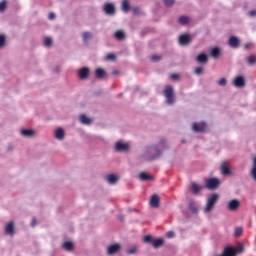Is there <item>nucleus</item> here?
<instances>
[{"instance_id": "nucleus-1", "label": "nucleus", "mask_w": 256, "mask_h": 256, "mask_svg": "<svg viewBox=\"0 0 256 256\" xmlns=\"http://www.w3.org/2000/svg\"><path fill=\"white\" fill-rule=\"evenodd\" d=\"M161 150H159V146H154L147 148L146 152L140 156L143 161H155V159H159L161 157Z\"/></svg>"}, {"instance_id": "nucleus-2", "label": "nucleus", "mask_w": 256, "mask_h": 256, "mask_svg": "<svg viewBox=\"0 0 256 256\" xmlns=\"http://www.w3.org/2000/svg\"><path fill=\"white\" fill-rule=\"evenodd\" d=\"M164 96L166 98V103L168 105H173L175 103V91L172 86H166L164 89Z\"/></svg>"}, {"instance_id": "nucleus-3", "label": "nucleus", "mask_w": 256, "mask_h": 256, "mask_svg": "<svg viewBox=\"0 0 256 256\" xmlns=\"http://www.w3.org/2000/svg\"><path fill=\"white\" fill-rule=\"evenodd\" d=\"M219 201V195L213 194L208 198L206 207L204 208L205 213H210V211H213V207H215V203Z\"/></svg>"}, {"instance_id": "nucleus-4", "label": "nucleus", "mask_w": 256, "mask_h": 256, "mask_svg": "<svg viewBox=\"0 0 256 256\" xmlns=\"http://www.w3.org/2000/svg\"><path fill=\"white\" fill-rule=\"evenodd\" d=\"M220 181L218 178H210L206 180V189H210L213 191L214 189H217L220 185Z\"/></svg>"}, {"instance_id": "nucleus-5", "label": "nucleus", "mask_w": 256, "mask_h": 256, "mask_svg": "<svg viewBox=\"0 0 256 256\" xmlns=\"http://www.w3.org/2000/svg\"><path fill=\"white\" fill-rule=\"evenodd\" d=\"M207 129V124L205 122H195L192 125V130L195 133H203Z\"/></svg>"}, {"instance_id": "nucleus-6", "label": "nucleus", "mask_w": 256, "mask_h": 256, "mask_svg": "<svg viewBox=\"0 0 256 256\" xmlns=\"http://www.w3.org/2000/svg\"><path fill=\"white\" fill-rule=\"evenodd\" d=\"M233 85L239 89L245 87V78L243 76H236L234 78Z\"/></svg>"}, {"instance_id": "nucleus-7", "label": "nucleus", "mask_w": 256, "mask_h": 256, "mask_svg": "<svg viewBox=\"0 0 256 256\" xmlns=\"http://www.w3.org/2000/svg\"><path fill=\"white\" fill-rule=\"evenodd\" d=\"M160 203H161V198H159V195L153 194L150 199V207L157 209Z\"/></svg>"}, {"instance_id": "nucleus-8", "label": "nucleus", "mask_w": 256, "mask_h": 256, "mask_svg": "<svg viewBox=\"0 0 256 256\" xmlns=\"http://www.w3.org/2000/svg\"><path fill=\"white\" fill-rule=\"evenodd\" d=\"M240 206H241V202H239V200L237 199H232L228 203L229 211H237V209H239Z\"/></svg>"}, {"instance_id": "nucleus-9", "label": "nucleus", "mask_w": 256, "mask_h": 256, "mask_svg": "<svg viewBox=\"0 0 256 256\" xmlns=\"http://www.w3.org/2000/svg\"><path fill=\"white\" fill-rule=\"evenodd\" d=\"M230 164L229 162H223L220 166V171L222 173V175H224V177H226L227 175H231V169H229Z\"/></svg>"}, {"instance_id": "nucleus-10", "label": "nucleus", "mask_w": 256, "mask_h": 256, "mask_svg": "<svg viewBox=\"0 0 256 256\" xmlns=\"http://www.w3.org/2000/svg\"><path fill=\"white\" fill-rule=\"evenodd\" d=\"M104 12L106 15H115V5L113 3H106L104 5Z\"/></svg>"}, {"instance_id": "nucleus-11", "label": "nucleus", "mask_w": 256, "mask_h": 256, "mask_svg": "<svg viewBox=\"0 0 256 256\" xmlns=\"http://www.w3.org/2000/svg\"><path fill=\"white\" fill-rule=\"evenodd\" d=\"M121 249V244H112L107 248V255H115Z\"/></svg>"}, {"instance_id": "nucleus-12", "label": "nucleus", "mask_w": 256, "mask_h": 256, "mask_svg": "<svg viewBox=\"0 0 256 256\" xmlns=\"http://www.w3.org/2000/svg\"><path fill=\"white\" fill-rule=\"evenodd\" d=\"M6 235H15V224L11 221L5 227Z\"/></svg>"}, {"instance_id": "nucleus-13", "label": "nucleus", "mask_w": 256, "mask_h": 256, "mask_svg": "<svg viewBox=\"0 0 256 256\" xmlns=\"http://www.w3.org/2000/svg\"><path fill=\"white\" fill-rule=\"evenodd\" d=\"M179 43L181 45H189V43H191V37L189 36V34H182V35H180Z\"/></svg>"}, {"instance_id": "nucleus-14", "label": "nucleus", "mask_w": 256, "mask_h": 256, "mask_svg": "<svg viewBox=\"0 0 256 256\" xmlns=\"http://www.w3.org/2000/svg\"><path fill=\"white\" fill-rule=\"evenodd\" d=\"M228 45L233 49H237L239 47V38L231 36L228 40Z\"/></svg>"}, {"instance_id": "nucleus-15", "label": "nucleus", "mask_w": 256, "mask_h": 256, "mask_svg": "<svg viewBox=\"0 0 256 256\" xmlns=\"http://www.w3.org/2000/svg\"><path fill=\"white\" fill-rule=\"evenodd\" d=\"M78 76H79V79H87V77H89V68L87 67H83L81 68L79 71H78Z\"/></svg>"}, {"instance_id": "nucleus-16", "label": "nucleus", "mask_w": 256, "mask_h": 256, "mask_svg": "<svg viewBox=\"0 0 256 256\" xmlns=\"http://www.w3.org/2000/svg\"><path fill=\"white\" fill-rule=\"evenodd\" d=\"M115 149H116V151H129V144L117 142Z\"/></svg>"}, {"instance_id": "nucleus-17", "label": "nucleus", "mask_w": 256, "mask_h": 256, "mask_svg": "<svg viewBox=\"0 0 256 256\" xmlns=\"http://www.w3.org/2000/svg\"><path fill=\"white\" fill-rule=\"evenodd\" d=\"M165 243V240H163V238H159V239H156L152 242V245L154 247V249H159V247H163Z\"/></svg>"}, {"instance_id": "nucleus-18", "label": "nucleus", "mask_w": 256, "mask_h": 256, "mask_svg": "<svg viewBox=\"0 0 256 256\" xmlns=\"http://www.w3.org/2000/svg\"><path fill=\"white\" fill-rule=\"evenodd\" d=\"M114 37L115 39H117L118 41H123V39H125V32L123 30H117L114 33Z\"/></svg>"}, {"instance_id": "nucleus-19", "label": "nucleus", "mask_w": 256, "mask_h": 256, "mask_svg": "<svg viewBox=\"0 0 256 256\" xmlns=\"http://www.w3.org/2000/svg\"><path fill=\"white\" fill-rule=\"evenodd\" d=\"M139 178L141 179V181H153V176L147 174L146 172H141L139 174Z\"/></svg>"}, {"instance_id": "nucleus-20", "label": "nucleus", "mask_w": 256, "mask_h": 256, "mask_svg": "<svg viewBox=\"0 0 256 256\" xmlns=\"http://www.w3.org/2000/svg\"><path fill=\"white\" fill-rule=\"evenodd\" d=\"M63 137H65V130H63V128L56 129L55 138L61 140Z\"/></svg>"}, {"instance_id": "nucleus-21", "label": "nucleus", "mask_w": 256, "mask_h": 256, "mask_svg": "<svg viewBox=\"0 0 256 256\" xmlns=\"http://www.w3.org/2000/svg\"><path fill=\"white\" fill-rule=\"evenodd\" d=\"M80 121L83 125H91V118L87 117V115L82 114L80 115Z\"/></svg>"}, {"instance_id": "nucleus-22", "label": "nucleus", "mask_w": 256, "mask_h": 256, "mask_svg": "<svg viewBox=\"0 0 256 256\" xmlns=\"http://www.w3.org/2000/svg\"><path fill=\"white\" fill-rule=\"evenodd\" d=\"M107 181L110 185H115L119 181V178L113 174L107 176Z\"/></svg>"}, {"instance_id": "nucleus-23", "label": "nucleus", "mask_w": 256, "mask_h": 256, "mask_svg": "<svg viewBox=\"0 0 256 256\" xmlns=\"http://www.w3.org/2000/svg\"><path fill=\"white\" fill-rule=\"evenodd\" d=\"M130 9H131V6L129 5V0H123L122 1V11L124 13H129Z\"/></svg>"}, {"instance_id": "nucleus-24", "label": "nucleus", "mask_w": 256, "mask_h": 256, "mask_svg": "<svg viewBox=\"0 0 256 256\" xmlns=\"http://www.w3.org/2000/svg\"><path fill=\"white\" fill-rule=\"evenodd\" d=\"M95 76L97 79H103L105 77V70H103V68H97L95 71Z\"/></svg>"}, {"instance_id": "nucleus-25", "label": "nucleus", "mask_w": 256, "mask_h": 256, "mask_svg": "<svg viewBox=\"0 0 256 256\" xmlns=\"http://www.w3.org/2000/svg\"><path fill=\"white\" fill-rule=\"evenodd\" d=\"M196 61L198 63H207V61H209V59L207 58L206 54H199L197 57H196Z\"/></svg>"}, {"instance_id": "nucleus-26", "label": "nucleus", "mask_w": 256, "mask_h": 256, "mask_svg": "<svg viewBox=\"0 0 256 256\" xmlns=\"http://www.w3.org/2000/svg\"><path fill=\"white\" fill-rule=\"evenodd\" d=\"M191 189H192V193L194 195H197L199 193V191H201V186L197 185V183H195V182H192Z\"/></svg>"}, {"instance_id": "nucleus-27", "label": "nucleus", "mask_w": 256, "mask_h": 256, "mask_svg": "<svg viewBox=\"0 0 256 256\" xmlns=\"http://www.w3.org/2000/svg\"><path fill=\"white\" fill-rule=\"evenodd\" d=\"M21 135H23L24 137H33V135H35V130L24 129L21 131Z\"/></svg>"}, {"instance_id": "nucleus-28", "label": "nucleus", "mask_w": 256, "mask_h": 256, "mask_svg": "<svg viewBox=\"0 0 256 256\" xmlns=\"http://www.w3.org/2000/svg\"><path fill=\"white\" fill-rule=\"evenodd\" d=\"M220 53H221V50L217 47L212 48L211 51H210L211 57H214V58L219 57Z\"/></svg>"}, {"instance_id": "nucleus-29", "label": "nucleus", "mask_w": 256, "mask_h": 256, "mask_svg": "<svg viewBox=\"0 0 256 256\" xmlns=\"http://www.w3.org/2000/svg\"><path fill=\"white\" fill-rule=\"evenodd\" d=\"M92 37H93V34H91V32H84L82 34V38H83L84 43H88L89 39H91Z\"/></svg>"}, {"instance_id": "nucleus-30", "label": "nucleus", "mask_w": 256, "mask_h": 256, "mask_svg": "<svg viewBox=\"0 0 256 256\" xmlns=\"http://www.w3.org/2000/svg\"><path fill=\"white\" fill-rule=\"evenodd\" d=\"M62 247H63L66 251H73V247H74V246H73L72 242L67 241V242H64V243H63Z\"/></svg>"}, {"instance_id": "nucleus-31", "label": "nucleus", "mask_w": 256, "mask_h": 256, "mask_svg": "<svg viewBox=\"0 0 256 256\" xmlns=\"http://www.w3.org/2000/svg\"><path fill=\"white\" fill-rule=\"evenodd\" d=\"M178 23H180V25H187V23H189V17L181 16L178 19Z\"/></svg>"}, {"instance_id": "nucleus-32", "label": "nucleus", "mask_w": 256, "mask_h": 256, "mask_svg": "<svg viewBox=\"0 0 256 256\" xmlns=\"http://www.w3.org/2000/svg\"><path fill=\"white\" fill-rule=\"evenodd\" d=\"M51 45H53V39L46 37L44 39V47H51Z\"/></svg>"}, {"instance_id": "nucleus-33", "label": "nucleus", "mask_w": 256, "mask_h": 256, "mask_svg": "<svg viewBox=\"0 0 256 256\" xmlns=\"http://www.w3.org/2000/svg\"><path fill=\"white\" fill-rule=\"evenodd\" d=\"M7 9V1L3 0L0 2V13H3Z\"/></svg>"}, {"instance_id": "nucleus-34", "label": "nucleus", "mask_w": 256, "mask_h": 256, "mask_svg": "<svg viewBox=\"0 0 256 256\" xmlns=\"http://www.w3.org/2000/svg\"><path fill=\"white\" fill-rule=\"evenodd\" d=\"M242 233H243V228L241 227H237L234 231L235 237H241Z\"/></svg>"}, {"instance_id": "nucleus-35", "label": "nucleus", "mask_w": 256, "mask_h": 256, "mask_svg": "<svg viewBox=\"0 0 256 256\" xmlns=\"http://www.w3.org/2000/svg\"><path fill=\"white\" fill-rule=\"evenodd\" d=\"M249 65H255L256 63V56L255 55H251L250 57H248L247 59Z\"/></svg>"}, {"instance_id": "nucleus-36", "label": "nucleus", "mask_w": 256, "mask_h": 256, "mask_svg": "<svg viewBox=\"0 0 256 256\" xmlns=\"http://www.w3.org/2000/svg\"><path fill=\"white\" fill-rule=\"evenodd\" d=\"M144 243H153V238L150 235H146L143 238Z\"/></svg>"}, {"instance_id": "nucleus-37", "label": "nucleus", "mask_w": 256, "mask_h": 256, "mask_svg": "<svg viewBox=\"0 0 256 256\" xmlns=\"http://www.w3.org/2000/svg\"><path fill=\"white\" fill-rule=\"evenodd\" d=\"M175 3V0H164V5L166 7H171Z\"/></svg>"}, {"instance_id": "nucleus-38", "label": "nucleus", "mask_w": 256, "mask_h": 256, "mask_svg": "<svg viewBox=\"0 0 256 256\" xmlns=\"http://www.w3.org/2000/svg\"><path fill=\"white\" fill-rule=\"evenodd\" d=\"M218 85H220L221 87H225V85H227V79L221 78V79L218 81Z\"/></svg>"}, {"instance_id": "nucleus-39", "label": "nucleus", "mask_w": 256, "mask_h": 256, "mask_svg": "<svg viewBox=\"0 0 256 256\" xmlns=\"http://www.w3.org/2000/svg\"><path fill=\"white\" fill-rule=\"evenodd\" d=\"M115 54H107L106 55V59H107V61H115Z\"/></svg>"}, {"instance_id": "nucleus-40", "label": "nucleus", "mask_w": 256, "mask_h": 256, "mask_svg": "<svg viewBox=\"0 0 256 256\" xmlns=\"http://www.w3.org/2000/svg\"><path fill=\"white\" fill-rule=\"evenodd\" d=\"M151 60H152L154 63H157V61H161V56L152 55V56H151Z\"/></svg>"}, {"instance_id": "nucleus-41", "label": "nucleus", "mask_w": 256, "mask_h": 256, "mask_svg": "<svg viewBox=\"0 0 256 256\" xmlns=\"http://www.w3.org/2000/svg\"><path fill=\"white\" fill-rule=\"evenodd\" d=\"M194 73L196 75H201V73H203V67H196Z\"/></svg>"}, {"instance_id": "nucleus-42", "label": "nucleus", "mask_w": 256, "mask_h": 256, "mask_svg": "<svg viewBox=\"0 0 256 256\" xmlns=\"http://www.w3.org/2000/svg\"><path fill=\"white\" fill-rule=\"evenodd\" d=\"M5 45V35L0 34V47Z\"/></svg>"}, {"instance_id": "nucleus-43", "label": "nucleus", "mask_w": 256, "mask_h": 256, "mask_svg": "<svg viewBox=\"0 0 256 256\" xmlns=\"http://www.w3.org/2000/svg\"><path fill=\"white\" fill-rule=\"evenodd\" d=\"M134 253H137V248L136 247H133V248L127 250L128 255H134Z\"/></svg>"}, {"instance_id": "nucleus-44", "label": "nucleus", "mask_w": 256, "mask_h": 256, "mask_svg": "<svg viewBox=\"0 0 256 256\" xmlns=\"http://www.w3.org/2000/svg\"><path fill=\"white\" fill-rule=\"evenodd\" d=\"M166 237H168V239H173V237H175V232L173 231L167 232Z\"/></svg>"}, {"instance_id": "nucleus-45", "label": "nucleus", "mask_w": 256, "mask_h": 256, "mask_svg": "<svg viewBox=\"0 0 256 256\" xmlns=\"http://www.w3.org/2000/svg\"><path fill=\"white\" fill-rule=\"evenodd\" d=\"M170 79H173V81H177L179 79V74H171Z\"/></svg>"}, {"instance_id": "nucleus-46", "label": "nucleus", "mask_w": 256, "mask_h": 256, "mask_svg": "<svg viewBox=\"0 0 256 256\" xmlns=\"http://www.w3.org/2000/svg\"><path fill=\"white\" fill-rule=\"evenodd\" d=\"M249 17H256V10H251L249 13H248Z\"/></svg>"}, {"instance_id": "nucleus-47", "label": "nucleus", "mask_w": 256, "mask_h": 256, "mask_svg": "<svg viewBox=\"0 0 256 256\" xmlns=\"http://www.w3.org/2000/svg\"><path fill=\"white\" fill-rule=\"evenodd\" d=\"M48 19H50V21H53V19H55V13L53 12L49 13Z\"/></svg>"}, {"instance_id": "nucleus-48", "label": "nucleus", "mask_w": 256, "mask_h": 256, "mask_svg": "<svg viewBox=\"0 0 256 256\" xmlns=\"http://www.w3.org/2000/svg\"><path fill=\"white\" fill-rule=\"evenodd\" d=\"M37 225V219L33 218L32 219V223H31V226L32 227H35Z\"/></svg>"}, {"instance_id": "nucleus-49", "label": "nucleus", "mask_w": 256, "mask_h": 256, "mask_svg": "<svg viewBox=\"0 0 256 256\" xmlns=\"http://www.w3.org/2000/svg\"><path fill=\"white\" fill-rule=\"evenodd\" d=\"M245 49H249V47H251V43H247V44H245Z\"/></svg>"}, {"instance_id": "nucleus-50", "label": "nucleus", "mask_w": 256, "mask_h": 256, "mask_svg": "<svg viewBox=\"0 0 256 256\" xmlns=\"http://www.w3.org/2000/svg\"><path fill=\"white\" fill-rule=\"evenodd\" d=\"M164 144H165V141H162V142H161V145H164Z\"/></svg>"}, {"instance_id": "nucleus-51", "label": "nucleus", "mask_w": 256, "mask_h": 256, "mask_svg": "<svg viewBox=\"0 0 256 256\" xmlns=\"http://www.w3.org/2000/svg\"><path fill=\"white\" fill-rule=\"evenodd\" d=\"M134 12L137 13V9H134Z\"/></svg>"}]
</instances>
